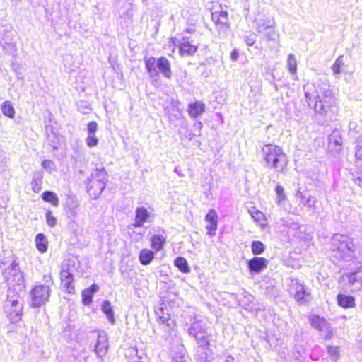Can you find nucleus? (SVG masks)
I'll return each instance as SVG.
<instances>
[{"instance_id": "1", "label": "nucleus", "mask_w": 362, "mask_h": 362, "mask_svg": "<svg viewBox=\"0 0 362 362\" xmlns=\"http://www.w3.org/2000/svg\"><path fill=\"white\" fill-rule=\"evenodd\" d=\"M313 95L309 92L305 93V98L309 107L315 111V120L319 124H324L329 109L335 103V98L330 88H320Z\"/></svg>"}, {"instance_id": "2", "label": "nucleus", "mask_w": 362, "mask_h": 362, "mask_svg": "<svg viewBox=\"0 0 362 362\" xmlns=\"http://www.w3.org/2000/svg\"><path fill=\"white\" fill-rule=\"evenodd\" d=\"M144 62L146 71L153 85L158 83L160 75L165 78H171V63L165 57L145 56Z\"/></svg>"}, {"instance_id": "3", "label": "nucleus", "mask_w": 362, "mask_h": 362, "mask_svg": "<svg viewBox=\"0 0 362 362\" xmlns=\"http://www.w3.org/2000/svg\"><path fill=\"white\" fill-rule=\"evenodd\" d=\"M262 154L264 167L274 169L278 173L284 171L288 165V159L281 147L274 144H264L262 148Z\"/></svg>"}, {"instance_id": "4", "label": "nucleus", "mask_w": 362, "mask_h": 362, "mask_svg": "<svg viewBox=\"0 0 362 362\" xmlns=\"http://www.w3.org/2000/svg\"><path fill=\"white\" fill-rule=\"evenodd\" d=\"M108 182V174L104 167L95 168L84 181L87 194L92 199H98Z\"/></svg>"}, {"instance_id": "5", "label": "nucleus", "mask_w": 362, "mask_h": 362, "mask_svg": "<svg viewBox=\"0 0 362 362\" xmlns=\"http://www.w3.org/2000/svg\"><path fill=\"white\" fill-rule=\"evenodd\" d=\"M343 131L339 128H334L327 137V151L334 158H337L343 153Z\"/></svg>"}, {"instance_id": "6", "label": "nucleus", "mask_w": 362, "mask_h": 362, "mask_svg": "<svg viewBox=\"0 0 362 362\" xmlns=\"http://www.w3.org/2000/svg\"><path fill=\"white\" fill-rule=\"evenodd\" d=\"M219 11H211V21L216 26V29L220 37H224L228 35L230 30V23L228 19V13L223 11L220 5Z\"/></svg>"}, {"instance_id": "7", "label": "nucleus", "mask_w": 362, "mask_h": 362, "mask_svg": "<svg viewBox=\"0 0 362 362\" xmlns=\"http://www.w3.org/2000/svg\"><path fill=\"white\" fill-rule=\"evenodd\" d=\"M6 309L11 322L16 324L21 322L23 306L18 300L14 298L13 291L9 292Z\"/></svg>"}, {"instance_id": "8", "label": "nucleus", "mask_w": 362, "mask_h": 362, "mask_svg": "<svg viewBox=\"0 0 362 362\" xmlns=\"http://www.w3.org/2000/svg\"><path fill=\"white\" fill-rule=\"evenodd\" d=\"M336 249L339 253V257L344 258L355 252L356 246L354 241L349 237L336 235L333 239Z\"/></svg>"}, {"instance_id": "9", "label": "nucleus", "mask_w": 362, "mask_h": 362, "mask_svg": "<svg viewBox=\"0 0 362 362\" xmlns=\"http://www.w3.org/2000/svg\"><path fill=\"white\" fill-rule=\"evenodd\" d=\"M154 218L155 211L153 206H138L135 209L134 223L132 226H144L145 223H151Z\"/></svg>"}, {"instance_id": "10", "label": "nucleus", "mask_w": 362, "mask_h": 362, "mask_svg": "<svg viewBox=\"0 0 362 362\" xmlns=\"http://www.w3.org/2000/svg\"><path fill=\"white\" fill-rule=\"evenodd\" d=\"M173 43L177 47L179 54L182 57L193 56L198 50V47L192 44L190 37L182 35L180 38L173 39Z\"/></svg>"}, {"instance_id": "11", "label": "nucleus", "mask_w": 362, "mask_h": 362, "mask_svg": "<svg viewBox=\"0 0 362 362\" xmlns=\"http://www.w3.org/2000/svg\"><path fill=\"white\" fill-rule=\"evenodd\" d=\"M308 320L310 325L319 332H323L325 337L330 338L332 336L333 329L324 317L310 315L308 316Z\"/></svg>"}, {"instance_id": "12", "label": "nucleus", "mask_w": 362, "mask_h": 362, "mask_svg": "<svg viewBox=\"0 0 362 362\" xmlns=\"http://www.w3.org/2000/svg\"><path fill=\"white\" fill-rule=\"evenodd\" d=\"M64 211L69 220V223H74L77 226L79 225L76 219L78 216V203L75 196H67L64 205Z\"/></svg>"}, {"instance_id": "13", "label": "nucleus", "mask_w": 362, "mask_h": 362, "mask_svg": "<svg viewBox=\"0 0 362 362\" xmlns=\"http://www.w3.org/2000/svg\"><path fill=\"white\" fill-rule=\"evenodd\" d=\"M295 197L299 199L300 204L304 206L305 207L315 209V204L317 202V199L312 196L310 192L303 187L298 185L297 189L295 192Z\"/></svg>"}, {"instance_id": "14", "label": "nucleus", "mask_w": 362, "mask_h": 362, "mask_svg": "<svg viewBox=\"0 0 362 362\" xmlns=\"http://www.w3.org/2000/svg\"><path fill=\"white\" fill-rule=\"evenodd\" d=\"M49 297V290L47 286H38L35 287L31 292V304L34 307H38L47 301Z\"/></svg>"}, {"instance_id": "15", "label": "nucleus", "mask_w": 362, "mask_h": 362, "mask_svg": "<svg viewBox=\"0 0 362 362\" xmlns=\"http://www.w3.org/2000/svg\"><path fill=\"white\" fill-rule=\"evenodd\" d=\"M293 298L300 304H307L311 299L310 290L300 282L293 284Z\"/></svg>"}, {"instance_id": "16", "label": "nucleus", "mask_w": 362, "mask_h": 362, "mask_svg": "<svg viewBox=\"0 0 362 362\" xmlns=\"http://www.w3.org/2000/svg\"><path fill=\"white\" fill-rule=\"evenodd\" d=\"M244 16L247 21L256 24L255 30L259 33H262L264 30H267L266 25H272L270 20L268 18H265V16L262 18H257V16L252 17L249 5L247 4H245L244 6Z\"/></svg>"}, {"instance_id": "17", "label": "nucleus", "mask_w": 362, "mask_h": 362, "mask_svg": "<svg viewBox=\"0 0 362 362\" xmlns=\"http://www.w3.org/2000/svg\"><path fill=\"white\" fill-rule=\"evenodd\" d=\"M122 24L128 27L133 21L134 6L127 1H122V7L118 11Z\"/></svg>"}, {"instance_id": "18", "label": "nucleus", "mask_w": 362, "mask_h": 362, "mask_svg": "<svg viewBox=\"0 0 362 362\" xmlns=\"http://www.w3.org/2000/svg\"><path fill=\"white\" fill-rule=\"evenodd\" d=\"M109 348L108 335L103 331L97 332V339L94 345V351L99 357H103Z\"/></svg>"}, {"instance_id": "19", "label": "nucleus", "mask_w": 362, "mask_h": 362, "mask_svg": "<svg viewBox=\"0 0 362 362\" xmlns=\"http://www.w3.org/2000/svg\"><path fill=\"white\" fill-rule=\"evenodd\" d=\"M274 192L276 194V203L278 206L284 211H289L291 209V206L287 198L284 187L280 183H277L274 188Z\"/></svg>"}, {"instance_id": "20", "label": "nucleus", "mask_w": 362, "mask_h": 362, "mask_svg": "<svg viewBox=\"0 0 362 362\" xmlns=\"http://www.w3.org/2000/svg\"><path fill=\"white\" fill-rule=\"evenodd\" d=\"M206 105L202 100H195L188 103L187 112L193 120L199 118L206 112Z\"/></svg>"}, {"instance_id": "21", "label": "nucleus", "mask_w": 362, "mask_h": 362, "mask_svg": "<svg viewBox=\"0 0 362 362\" xmlns=\"http://www.w3.org/2000/svg\"><path fill=\"white\" fill-rule=\"evenodd\" d=\"M269 261L266 258L254 257L247 262V267L250 274H259L268 267Z\"/></svg>"}, {"instance_id": "22", "label": "nucleus", "mask_w": 362, "mask_h": 362, "mask_svg": "<svg viewBox=\"0 0 362 362\" xmlns=\"http://www.w3.org/2000/svg\"><path fill=\"white\" fill-rule=\"evenodd\" d=\"M98 125L95 121H90L87 124V137L85 140L86 144L89 148H93L98 146L99 143L98 138L95 136Z\"/></svg>"}, {"instance_id": "23", "label": "nucleus", "mask_w": 362, "mask_h": 362, "mask_svg": "<svg viewBox=\"0 0 362 362\" xmlns=\"http://www.w3.org/2000/svg\"><path fill=\"white\" fill-rule=\"evenodd\" d=\"M158 323L165 327L168 332L174 331L177 323L175 317L168 313H165L163 309H160V313H158Z\"/></svg>"}, {"instance_id": "24", "label": "nucleus", "mask_w": 362, "mask_h": 362, "mask_svg": "<svg viewBox=\"0 0 362 362\" xmlns=\"http://www.w3.org/2000/svg\"><path fill=\"white\" fill-rule=\"evenodd\" d=\"M337 305L344 309L354 308L356 306L355 298L345 294H338L337 296Z\"/></svg>"}, {"instance_id": "25", "label": "nucleus", "mask_w": 362, "mask_h": 362, "mask_svg": "<svg viewBox=\"0 0 362 362\" xmlns=\"http://www.w3.org/2000/svg\"><path fill=\"white\" fill-rule=\"evenodd\" d=\"M189 334L195 337L198 341H203L207 337L206 331L199 322H194L192 325L189 329Z\"/></svg>"}, {"instance_id": "26", "label": "nucleus", "mask_w": 362, "mask_h": 362, "mask_svg": "<svg viewBox=\"0 0 362 362\" xmlns=\"http://www.w3.org/2000/svg\"><path fill=\"white\" fill-rule=\"evenodd\" d=\"M257 37V35L252 32L248 35H243V39L247 46L253 47L257 51V54H260L263 50V47L260 44H256Z\"/></svg>"}, {"instance_id": "27", "label": "nucleus", "mask_w": 362, "mask_h": 362, "mask_svg": "<svg viewBox=\"0 0 362 362\" xmlns=\"http://www.w3.org/2000/svg\"><path fill=\"white\" fill-rule=\"evenodd\" d=\"M46 141L52 150H58L59 146L64 141V136L60 133H54L46 136Z\"/></svg>"}, {"instance_id": "28", "label": "nucleus", "mask_w": 362, "mask_h": 362, "mask_svg": "<svg viewBox=\"0 0 362 362\" xmlns=\"http://www.w3.org/2000/svg\"><path fill=\"white\" fill-rule=\"evenodd\" d=\"M62 284L66 288V291L71 293L74 291L73 286V276L68 270H63L61 273Z\"/></svg>"}, {"instance_id": "29", "label": "nucleus", "mask_w": 362, "mask_h": 362, "mask_svg": "<svg viewBox=\"0 0 362 362\" xmlns=\"http://www.w3.org/2000/svg\"><path fill=\"white\" fill-rule=\"evenodd\" d=\"M101 310L106 315L107 320L112 324L115 323V317L114 314L113 308L110 302L105 300L101 304Z\"/></svg>"}, {"instance_id": "30", "label": "nucleus", "mask_w": 362, "mask_h": 362, "mask_svg": "<svg viewBox=\"0 0 362 362\" xmlns=\"http://www.w3.org/2000/svg\"><path fill=\"white\" fill-rule=\"evenodd\" d=\"M154 252L147 248L142 249L139 255V259L141 264L148 265L154 259Z\"/></svg>"}, {"instance_id": "31", "label": "nucleus", "mask_w": 362, "mask_h": 362, "mask_svg": "<svg viewBox=\"0 0 362 362\" xmlns=\"http://www.w3.org/2000/svg\"><path fill=\"white\" fill-rule=\"evenodd\" d=\"M43 174L42 171L33 173L31 181L32 189L35 192H39L42 189Z\"/></svg>"}, {"instance_id": "32", "label": "nucleus", "mask_w": 362, "mask_h": 362, "mask_svg": "<svg viewBox=\"0 0 362 362\" xmlns=\"http://www.w3.org/2000/svg\"><path fill=\"white\" fill-rule=\"evenodd\" d=\"M43 201L50 203L52 205L57 206L59 205V199L57 194L52 191L46 190L41 194Z\"/></svg>"}, {"instance_id": "33", "label": "nucleus", "mask_w": 362, "mask_h": 362, "mask_svg": "<svg viewBox=\"0 0 362 362\" xmlns=\"http://www.w3.org/2000/svg\"><path fill=\"white\" fill-rule=\"evenodd\" d=\"M174 264L182 273L189 274L191 272L190 267L184 257H180L176 258L174 261Z\"/></svg>"}, {"instance_id": "34", "label": "nucleus", "mask_w": 362, "mask_h": 362, "mask_svg": "<svg viewBox=\"0 0 362 362\" xmlns=\"http://www.w3.org/2000/svg\"><path fill=\"white\" fill-rule=\"evenodd\" d=\"M47 239L44 235L42 233L37 235L35 238V245L39 252L41 253L45 252L47 249Z\"/></svg>"}, {"instance_id": "35", "label": "nucleus", "mask_w": 362, "mask_h": 362, "mask_svg": "<svg viewBox=\"0 0 362 362\" xmlns=\"http://www.w3.org/2000/svg\"><path fill=\"white\" fill-rule=\"evenodd\" d=\"M108 62L114 72L117 75L118 78L122 80L124 77L123 72L121 65L118 63L117 58L110 57L108 58Z\"/></svg>"}, {"instance_id": "36", "label": "nucleus", "mask_w": 362, "mask_h": 362, "mask_svg": "<svg viewBox=\"0 0 362 362\" xmlns=\"http://www.w3.org/2000/svg\"><path fill=\"white\" fill-rule=\"evenodd\" d=\"M151 247L156 250V251L160 250L165 243V237L163 235H153L151 239Z\"/></svg>"}, {"instance_id": "37", "label": "nucleus", "mask_w": 362, "mask_h": 362, "mask_svg": "<svg viewBox=\"0 0 362 362\" xmlns=\"http://www.w3.org/2000/svg\"><path fill=\"white\" fill-rule=\"evenodd\" d=\"M205 221L209 224V226H218V214L214 209L209 210L205 216Z\"/></svg>"}, {"instance_id": "38", "label": "nucleus", "mask_w": 362, "mask_h": 362, "mask_svg": "<svg viewBox=\"0 0 362 362\" xmlns=\"http://www.w3.org/2000/svg\"><path fill=\"white\" fill-rule=\"evenodd\" d=\"M274 24V22L272 23V25H266L267 30L264 31L265 33L264 36L268 41L276 42L279 37V35L275 31Z\"/></svg>"}, {"instance_id": "39", "label": "nucleus", "mask_w": 362, "mask_h": 362, "mask_svg": "<svg viewBox=\"0 0 362 362\" xmlns=\"http://www.w3.org/2000/svg\"><path fill=\"white\" fill-rule=\"evenodd\" d=\"M327 353L332 361H337L341 356V349L339 346H327Z\"/></svg>"}, {"instance_id": "40", "label": "nucleus", "mask_w": 362, "mask_h": 362, "mask_svg": "<svg viewBox=\"0 0 362 362\" xmlns=\"http://www.w3.org/2000/svg\"><path fill=\"white\" fill-rule=\"evenodd\" d=\"M287 68L288 71L292 75H296L297 73V62L296 57L293 54H289L287 58Z\"/></svg>"}, {"instance_id": "41", "label": "nucleus", "mask_w": 362, "mask_h": 362, "mask_svg": "<svg viewBox=\"0 0 362 362\" xmlns=\"http://www.w3.org/2000/svg\"><path fill=\"white\" fill-rule=\"evenodd\" d=\"M344 55L339 56L332 66V70L334 75H338L341 73V69L344 65Z\"/></svg>"}, {"instance_id": "42", "label": "nucleus", "mask_w": 362, "mask_h": 362, "mask_svg": "<svg viewBox=\"0 0 362 362\" xmlns=\"http://www.w3.org/2000/svg\"><path fill=\"white\" fill-rule=\"evenodd\" d=\"M252 252L255 255H259L264 252L265 246L260 241H254L251 245Z\"/></svg>"}, {"instance_id": "43", "label": "nucleus", "mask_w": 362, "mask_h": 362, "mask_svg": "<svg viewBox=\"0 0 362 362\" xmlns=\"http://www.w3.org/2000/svg\"><path fill=\"white\" fill-rule=\"evenodd\" d=\"M344 279L353 286L356 282H362V278L358 276L357 272L349 273L344 276Z\"/></svg>"}, {"instance_id": "44", "label": "nucleus", "mask_w": 362, "mask_h": 362, "mask_svg": "<svg viewBox=\"0 0 362 362\" xmlns=\"http://www.w3.org/2000/svg\"><path fill=\"white\" fill-rule=\"evenodd\" d=\"M42 168L48 172L49 173H52L54 171L57 170V167L54 161L48 159H45L42 162L41 164Z\"/></svg>"}, {"instance_id": "45", "label": "nucleus", "mask_w": 362, "mask_h": 362, "mask_svg": "<svg viewBox=\"0 0 362 362\" xmlns=\"http://www.w3.org/2000/svg\"><path fill=\"white\" fill-rule=\"evenodd\" d=\"M1 110L4 115L13 117L14 115V109L9 102H5L1 106Z\"/></svg>"}, {"instance_id": "46", "label": "nucleus", "mask_w": 362, "mask_h": 362, "mask_svg": "<svg viewBox=\"0 0 362 362\" xmlns=\"http://www.w3.org/2000/svg\"><path fill=\"white\" fill-rule=\"evenodd\" d=\"M93 296L87 289L83 290L82 291V303L86 305H90L92 302Z\"/></svg>"}, {"instance_id": "47", "label": "nucleus", "mask_w": 362, "mask_h": 362, "mask_svg": "<svg viewBox=\"0 0 362 362\" xmlns=\"http://www.w3.org/2000/svg\"><path fill=\"white\" fill-rule=\"evenodd\" d=\"M250 214L257 223L260 222L264 216V214L257 210L255 207H254L252 210H250Z\"/></svg>"}, {"instance_id": "48", "label": "nucleus", "mask_w": 362, "mask_h": 362, "mask_svg": "<svg viewBox=\"0 0 362 362\" xmlns=\"http://www.w3.org/2000/svg\"><path fill=\"white\" fill-rule=\"evenodd\" d=\"M264 74L265 76V80L268 81L269 83H274V81H275L276 77L269 67L264 68Z\"/></svg>"}, {"instance_id": "49", "label": "nucleus", "mask_w": 362, "mask_h": 362, "mask_svg": "<svg viewBox=\"0 0 362 362\" xmlns=\"http://www.w3.org/2000/svg\"><path fill=\"white\" fill-rule=\"evenodd\" d=\"M45 219L49 226H54L56 224V218L53 216V214L51 211H47L45 212Z\"/></svg>"}, {"instance_id": "50", "label": "nucleus", "mask_w": 362, "mask_h": 362, "mask_svg": "<svg viewBox=\"0 0 362 362\" xmlns=\"http://www.w3.org/2000/svg\"><path fill=\"white\" fill-rule=\"evenodd\" d=\"M45 136L52 134L54 133H59L57 128L53 124H48L45 125Z\"/></svg>"}, {"instance_id": "51", "label": "nucleus", "mask_w": 362, "mask_h": 362, "mask_svg": "<svg viewBox=\"0 0 362 362\" xmlns=\"http://www.w3.org/2000/svg\"><path fill=\"white\" fill-rule=\"evenodd\" d=\"M78 108L83 113H88L91 110L90 105L84 101H80L78 105Z\"/></svg>"}, {"instance_id": "52", "label": "nucleus", "mask_w": 362, "mask_h": 362, "mask_svg": "<svg viewBox=\"0 0 362 362\" xmlns=\"http://www.w3.org/2000/svg\"><path fill=\"white\" fill-rule=\"evenodd\" d=\"M349 129L351 136H352L353 133L358 134L360 132L357 123L354 121L349 123Z\"/></svg>"}, {"instance_id": "53", "label": "nucleus", "mask_w": 362, "mask_h": 362, "mask_svg": "<svg viewBox=\"0 0 362 362\" xmlns=\"http://www.w3.org/2000/svg\"><path fill=\"white\" fill-rule=\"evenodd\" d=\"M201 136L202 134H197V132H194L192 129H187L185 134V137L189 141H192L194 137H199Z\"/></svg>"}, {"instance_id": "54", "label": "nucleus", "mask_w": 362, "mask_h": 362, "mask_svg": "<svg viewBox=\"0 0 362 362\" xmlns=\"http://www.w3.org/2000/svg\"><path fill=\"white\" fill-rule=\"evenodd\" d=\"M194 124H193V131L197 132V134H202L201 131L204 127L202 122L199 121L198 119L194 120Z\"/></svg>"}, {"instance_id": "55", "label": "nucleus", "mask_w": 362, "mask_h": 362, "mask_svg": "<svg viewBox=\"0 0 362 362\" xmlns=\"http://www.w3.org/2000/svg\"><path fill=\"white\" fill-rule=\"evenodd\" d=\"M45 124H57V122L54 117V115L51 112H49L48 116L45 117Z\"/></svg>"}, {"instance_id": "56", "label": "nucleus", "mask_w": 362, "mask_h": 362, "mask_svg": "<svg viewBox=\"0 0 362 362\" xmlns=\"http://www.w3.org/2000/svg\"><path fill=\"white\" fill-rule=\"evenodd\" d=\"M230 57L233 62H236L239 57V50L236 48L233 49L230 52Z\"/></svg>"}, {"instance_id": "57", "label": "nucleus", "mask_w": 362, "mask_h": 362, "mask_svg": "<svg viewBox=\"0 0 362 362\" xmlns=\"http://www.w3.org/2000/svg\"><path fill=\"white\" fill-rule=\"evenodd\" d=\"M250 15H252V17L257 16V18H262L264 16L262 13V11L259 8V6L257 7V9L253 11L252 13H250Z\"/></svg>"}, {"instance_id": "58", "label": "nucleus", "mask_w": 362, "mask_h": 362, "mask_svg": "<svg viewBox=\"0 0 362 362\" xmlns=\"http://www.w3.org/2000/svg\"><path fill=\"white\" fill-rule=\"evenodd\" d=\"M355 158L362 152V144L358 143H355Z\"/></svg>"}, {"instance_id": "59", "label": "nucleus", "mask_w": 362, "mask_h": 362, "mask_svg": "<svg viewBox=\"0 0 362 362\" xmlns=\"http://www.w3.org/2000/svg\"><path fill=\"white\" fill-rule=\"evenodd\" d=\"M88 291H90L93 295L97 292L99 289V287L96 284H92L91 286L88 288H86Z\"/></svg>"}, {"instance_id": "60", "label": "nucleus", "mask_w": 362, "mask_h": 362, "mask_svg": "<svg viewBox=\"0 0 362 362\" xmlns=\"http://www.w3.org/2000/svg\"><path fill=\"white\" fill-rule=\"evenodd\" d=\"M185 33H194L195 32V26L194 25H191L190 26H189L188 28H187L185 30H184Z\"/></svg>"}, {"instance_id": "61", "label": "nucleus", "mask_w": 362, "mask_h": 362, "mask_svg": "<svg viewBox=\"0 0 362 362\" xmlns=\"http://www.w3.org/2000/svg\"><path fill=\"white\" fill-rule=\"evenodd\" d=\"M354 143H358L362 144V132L359 134L357 136H354Z\"/></svg>"}, {"instance_id": "62", "label": "nucleus", "mask_w": 362, "mask_h": 362, "mask_svg": "<svg viewBox=\"0 0 362 362\" xmlns=\"http://www.w3.org/2000/svg\"><path fill=\"white\" fill-rule=\"evenodd\" d=\"M354 181L355 184L358 185L360 187H362V177H357L354 179Z\"/></svg>"}, {"instance_id": "63", "label": "nucleus", "mask_w": 362, "mask_h": 362, "mask_svg": "<svg viewBox=\"0 0 362 362\" xmlns=\"http://www.w3.org/2000/svg\"><path fill=\"white\" fill-rule=\"evenodd\" d=\"M216 233V228H210V229L208 231V234L209 235H214Z\"/></svg>"}, {"instance_id": "64", "label": "nucleus", "mask_w": 362, "mask_h": 362, "mask_svg": "<svg viewBox=\"0 0 362 362\" xmlns=\"http://www.w3.org/2000/svg\"><path fill=\"white\" fill-rule=\"evenodd\" d=\"M193 144L197 148H199L202 145V142L199 140H195L194 141Z\"/></svg>"}]
</instances>
